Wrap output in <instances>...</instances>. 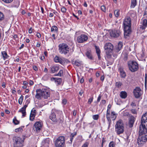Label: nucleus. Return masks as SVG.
Listing matches in <instances>:
<instances>
[{
  "instance_id": "f257e3e1",
  "label": "nucleus",
  "mask_w": 147,
  "mask_h": 147,
  "mask_svg": "<svg viewBox=\"0 0 147 147\" xmlns=\"http://www.w3.org/2000/svg\"><path fill=\"white\" fill-rule=\"evenodd\" d=\"M137 143L141 146L147 141V113L142 116Z\"/></svg>"
},
{
  "instance_id": "f03ea898",
  "label": "nucleus",
  "mask_w": 147,
  "mask_h": 147,
  "mask_svg": "<svg viewBox=\"0 0 147 147\" xmlns=\"http://www.w3.org/2000/svg\"><path fill=\"white\" fill-rule=\"evenodd\" d=\"M36 92V97L38 99H40L41 97L47 99L50 96L49 91L47 89H37Z\"/></svg>"
},
{
  "instance_id": "7ed1b4c3",
  "label": "nucleus",
  "mask_w": 147,
  "mask_h": 147,
  "mask_svg": "<svg viewBox=\"0 0 147 147\" xmlns=\"http://www.w3.org/2000/svg\"><path fill=\"white\" fill-rule=\"evenodd\" d=\"M131 22L130 18L127 17L125 19L123 22L125 36H128L131 32Z\"/></svg>"
},
{
  "instance_id": "20e7f679",
  "label": "nucleus",
  "mask_w": 147,
  "mask_h": 147,
  "mask_svg": "<svg viewBox=\"0 0 147 147\" xmlns=\"http://www.w3.org/2000/svg\"><path fill=\"white\" fill-rule=\"evenodd\" d=\"M115 131L118 135L123 134L124 131V126L123 121L119 120L115 126Z\"/></svg>"
},
{
  "instance_id": "39448f33",
  "label": "nucleus",
  "mask_w": 147,
  "mask_h": 147,
  "mask_svg": "<svg viewBox=\"0 0 147 147\" xmlns=\"http://www.w3.org/2000/svg\"><path fill=\"white\" fill-rule=\"evenodd\" d=\"M128 65L130 70L132 72L137 71L139 68L138 63L134 61H130L128 62Z\"/></svg>"
},
{
  "instance_id": "423d86ee",
  "label": "nucleus",
  "mask_w": 147,
  "mask_h": 147,
  "mask_svg": "<svg viewBox=\"0 0 147 147\" xmlns=\"http://www.w3.org/2000/svg\"><path fill=\"white\" fill-rule=\"evenodd\" d=\"M59 47V53L61 54L66 55L69 52V48L66 44L64 43L60 44Z\"/></svg>"
},
{
  "instance_id": "0eeeda50",
  "label": "nucleus",
  "mask_w": 147,
  "mask_h": 147,
  "mask_svg": "<svg viewBox=\"0 0 147 147\" xmlns=\"http://www.w3.org/2000/svg\"><path fill=\"white\" fill-rule=\"evenodd\" d=\"M65 143V138L64 136L59 137L56 140L55 144L56 147H64Z\"/></svg>"
},
{
  "instance_id": "6e6552de",
  "label": "nucleus",
  "mask_w": 147,
  "mask_h": 147,
  "mask_svg": "<svg viewBox=\"0 0 147 147\" xmlns=\"http://www.w3.org/2000/svg\"><path fill=\"white\" fill-rule=\"evenodd\" d=\"M14 147H22L23 146V141L18 136H14L13 138Z\"/></svg>"
},
{
  "instance_id": "1a4fd4ad",
  "label": "nucleus",
  "mask_w": 147,
  "mask_h": 147,
  "mask_svg": "<svg viewBox=\"0 0 147 147\" xmlns=\"http://www.w3.org/2000/svg\"><path fill=\"white\" fill-rule=\"evenodd\" d=\"M104 49L105 51L106 54L109 56L111 55L110 53H111L113 49V45L110 43H106L104 46Z\"/></svg>"
},
{
  "instance_id": "9d476101",
  "label": "nucleus",
  "mask_w": 147,
  "mask_h": 147,
  "mask_svg": "<svg viewBox=\"0 0 147 147\" xmlns=\"http://www.w3.org/2000/svg\"><path fill=\"white\" fill-rule=\"evenodd\" d=\"M88 36L84 34H82L78 36L77 38V41L79 43H83L88 39Z\"/></svg>"
},
{
  "instance_id": "9b49d317",
  "label": "nucleus",
  "mask_w": 147,
  "mask_h": 147,
  "mask_svg": "<svg viewBox=\"0 0 147 147\" xmlns=\"http://www.w3.org/2000/svg\"><path fill=\"white\" fill-rule=\"evenodd\" d=\"M110 34L111 36L116 38L121 36V32L119 29H115L112 30Z\"/></svg>"
},
{
  "instance_id": "f8f14e48",
  "label": "nucleus",
  "mask_w": 147,
  "mask_h": 147,
  "mask_svg": "<svg viewBox=\"0 0 147 147\" xmlns=\"http://www.w3.org/2000/svg\"><path fill=\"white\" fill-rule=\"evenodd\" d=\"M134 94L135 97L136 98H139L142 94L141 89L139 87H136L134 90Z\"/></svg>"
},
{
  "instance_id": "ddd939ff",
  "label": "nucleus",
  "mask_w": 147,
  "mask_h": 147,
  "mask_svg": "<svg viewBox=\"0 0 147 147\" xmlns=\"http://www.w3.org/2000/svg\"><path fill=\"white\" fill-rule=\"evenodd\" d=\"M42 126L41 123L40 122H36L33 126L34 130L37 132L40 131Z\"/></svg>"
},
{
  "instance_id": "4468645a",
  "label": "nucleus",
  "mask_w": 147,
  "mask_h": 147,
  "mask_svg": "<svg viewBox=\"0 0 147 147\" xmlns=\"http://www.w3.org/2000/svg\"><path fill=\"white\" fill-rule=\"evenodd\" d=\"M147 27V20L144 19L142 21V23L139 27V30L141 33L143 32L146 28Z\"/></svg>"
},
{
  "instance_id": "2eb2a0df",
  "label": "nucleus",
  "mask_w": 147,
  "mask_h": 147,
  "mask_svg": "<svg viewBox=\"0 0 147 147\" xmlns=\"http://www.w3.org/2000/svg\"><path fill=\"white\" fill-rule=\"evenodd\" d=\"M136 120V118L131 115H129V117L128 119V125L129 127H133L134 123Z\"/></svg>"
},
{
  "instance_id": "dca6fc26",
  "label": "nucleus",
  "mask_w": 147,
  "mask_h": 147,
  "mask_svg": "<svg viewBox=\"0 0 147 147\" xmlns=\"http://www.w3.org/2000/svg\"><path fill=\"white\" fill-rule=\"evenodd\" d=\"M123 46V43L121 42H119L117 45L115 47L114 49L116 53H118L122 49Z\"/></svg>"
},
{
  "instance_id": "f3484780",
  "label": "nucleus",
  "mask_w": 147,
  "mask_h": 147,
  "mask_svg": "<svg viewBox=\"0 0 147 147\" xmlns=\"http://www.w3.org/2000/svg\"><path fill=\"white\" fill-rule=\"evenodd\" d=\"M27 106L28 104L25 105L19 111V112H21L22 113V116L23 117H24L26 115V109Z\"/></svg>"
},
{
  "instance_id": "a211bd4d",
  "label": "nucleus",
  "mask_w": 147,
  "mask_h": 147,
  "mask_svg": "<svg viewBox=\"0 0 147 147\" xmlns=\"http://www.w3.org/2000/svg\"><path fill=\"white\" fill-rule=\"evenodd\" d=\"M54 60L55 62L59 63L62 65L64 63L63 60L61 58L57 56H56L54 57Z\"/></svg>"
},
{
  "instance_id": "6ab92c4d",
  "label": "nucleus",
  "mask_w": 147,
  "mask_h": 147,
  "mask_svg": "<svg viewBox=\"0 0 147 147\" xmlns=\"http://www.w3.org/2000/svg\"><path fill=\"white\" fill-rule=\"evenodd\" d=\"M59 69V67L57 65H54L51 67V73L57 72Z\"/></svg>"
},
{
  "instance_id": "aec40b11",
  "label": "nucleus",
  "mask_w": 147,
  "mask_h": 147,
  "mask_svg": "<svg viewBox=\"0 0 147 147\" xmlns=\"http://www.w3.org/2000/svg\"><path fill=\"white\" fill-rule=\"evenodd\" d=\"M94 47L96 50V53L98 57V59L99 60L101 59V57L100 56V53H101V51L100 50L98 47L96 45H95Z\"/></svg>"
},
{
  "instance_id": "412c9836",
  "label": "nucleus",
  "mask_w": 147,
  "mask_h": 147,
  "mask_svg": "<svg viewBox=\"0 0 147 147\" xmlns=\"http://www.w3.org/2000/svg\"><path fill=\"white\" fill-rule=\"evenodd\" d=\"M50 118L53 122H56L57 121L56 115L54 112H52L50 116Z\"/></svg>"
},
{
  "instance_id": "4be33fe9",
  "label": "nucleus",
  "mask_w": 147,
  "mask_h": 147,
  "mask_svg": "<svg viewBox=\"0 0 147 147\" xmlns=\"http://www.w3.org/2000/svg\"><path fill=\"white\" fill-rule=\"evenodd\" d=\"M119 71L120 73L121 77L124 78L126 76V73L123 69L121 68H119Z\"/></svg>"
},
{
  "instance_id": "5701e85b",
  "label": "nucleus",
  "mask_w": 147,
  "mask_h": 147,
  "mask_svg": "<svg viewBox=\"0 0 147 147\" xmlns=\"http://www.w3.org/2000/svg\"><path fill=\"white\" fill-rule=\"evenodd\" d=\"M51 81H55L57 84H60L61 82V78H51Z\"/></svg>"
},
{
  "instance_id": "b1692460",
  "label": "nucleus",
  "mask_w": 147,
  "mask_h": 147,
  "mask_svg": "<svg viewBox=\"0 0 147 147\" xmlns=\"http://www.w3.org/2000/svg\"><path fill=\"white\" fill-rule=\"evenodd\" d=\"M86 55L88 59H92L93 58L90 50H88L87 51L86 53Z\"/></svg>"
},
{
  "instance_id": "393cba45",
  "label": "nucleus",
  "mask_w": 147,
  "mask_h": 147,
  "mask_svg": "<svg viewBox=\"0 0 147 147\" xmlns=\"http://www.w3.org/2000/svg\"><path fill=\"white\" fill-rule=\"evenodd\" d=\"M120 96L122 98H126L127 96V94L125 91H121L120 93Z\"/></svg>"
},
{
  "instance_id": "a878e982",
  "label": "nucleus",
  "mask_w": 147,
  "mask_h": 147,
  "mask_svg": "<svg viewBox=\"0 0 147 147\" xmlns=\"http://www.w3.org/2000/svg\"><path fill=\"white\" fill-rule=\"evenodd\" d=\"M110 113H107L106 114V118L107 120L109 122V127L110 124L111 123V117L110 116Z\"/></svg>"
},
{
  "instance_id": "bb28decb",
  "label": "nucleus",
  "mask_w": 147,
  "mask_h": 147,
  "mask_svg": "<svg viewBox=\"0 0 147 147\" xmlns=\"http://www.w3.org/2000/svg\"><path fill=\"white\" fill-rule=\"evenodd\" d=\"M117 114H116L115 112L112 111L111 114V118L112 119V120H115L117 117Z\"/></svg>"
},
{
  "instance_id": "cd10ccee",
  "label": "nucleus",
  "mask_w": 147,
  "mask_h": 147,
  "mask_svg": "<svg viewBox=\"0 0 147 147\" xmlns=\"http://www.w3.org/2000/svg\"><path fill=\"white\" fill-rule=\"evenodd\" d=\"M76 135L77 132H74L71 134V135L70 136V139L71 142H72L75 136Z\"/></svg>"
},
{
  "instance_id": "c85d7f7f",
  "label": "nucleus",
  "mask_w": 147,
  "mask_h": 147,
  "mask_svg": "<svg viewBox=\"0 0 147 147\" xmlns=\"http://www.w3.org/2000/svg\"><path fill=\"white\" fill-rule=\"evenodd\" d=\"M137 4L136 0H131V7L134 8Z\"/></svg>"
},
{
  "instance_id": "c756f323",
  "label": "nucleus",
  "mask_w": 147,
  "mask_h": 147,
  "mask_svg": "<svg viewBox=\"0 0 147 147\" xmlns=\"http://www.w3.org/2000/svg\"><path fill=\"white\" fill-rule=\"evenodd\" d=\"M51 32H58V29L56 26H53L51 27Z\"/></svg>"
},
{
  "instance_id": "7c9ffc66",
  "label": "nucleus",
  "mask_w": 147,
  "mask_h": 147,
  "mask_svg": "<svg viewBox=\"0 0 147 147\" xmlns=\"http://www.w3.org/2000/svg\"><path fill=\"white\" fill-rule=\"evenodd\" d=\"M1 54L2 55L4 60H5L7 58L8 55H7L6 52L5 51L2 52Z\"/></svg>"
},
{
  "instance_id": "2f4dec72",
  "label": "nucleus",
  "mask_w": 147,
  "mask_h": 147,
  "mask_svg": "<svg viewBox=\"0 0 147 147\" xmlns=\"http://www.w3.org/2000/svg\"><path fill=\"white\" fill-rule=\"evenodd\" d=\"M114 14L115 16L116 17H119L120 15V10L119 9H117L115 11H114Z\"/></svg>"
},
{
  "instance_id": "473e14b6",
  "label": "nucleus",
  "mask_w": 147,
  "mask_h": 147,
  "mask_svg": "<svg viewBox=\"0 0 147 147\" xmlns=\"http://www.w3.org/2000/svg\"><path fill=\"white\" fill-rule=\"evenodd\" d=\"M35 115H36L34 114L31 113L30 116V120L31 121H33L34 119Z\"/></svg>"
},
{
  "instance_id": "72a5a7b5",
  "label": "nucleus",
  "mask_w": 147,
  "mask_h": 147,
  "mask_svg": "<svg viewBox=\"0 0 147 147\" xmlns=\"http://www.w3.org/2000/svg\"><path fill=\"white\" fill-rule=\"evenodd\" d=\"M24 96L21 95L18 100V103L20 105H21L23 100Z\"/></svg>"
},
{
  "instance_id": "f704fd0d",
  "label": "nucleus",
  "mask_w": 147,
  "mask_h": 147,
  "mask_svg": "<svg viewBox=\"0 0 147 147\" xmlns=\"http://www.w3.org/2000/svg\"><path fill=\"white\" fill-rule=\"evenodd\" d=\"M63 71L62 70H60L57 74H56L55 75L59 76H61L63 75Z\"/></svg>"
},
{
  "instance_id": "c9c22d12",
  "label": "nucleus",
  "mask_w": 147,
  "mask_h": 147,
  "mask_svg": "<svg viewBox=\"0 0 147 147\" xmlns=\"http://www.w3.org/2000/svg\"><path fill=\"white\" fill-rule=\"evenodd\" d=\"M13 122L16 125L19 124L20 123L19 121L17 119L16 117L13 119Z\"/></svg>"
},
{
  "instance_id": "e433bc0d",
  "label": "nucleus",
  "mask_w": 147,
  "mask_h": 147,
  "mask_svg": "<svg viewBox=\"0 0 147 147\" xmlns=\"http://www.w3.org/2000/svg\"><path fill=\"white\" fill-rule=\"evenodd\" d=\"M81 61H78L77 60L76 61L74 62V64L77 66H79L81 64Z\"/></svg>"
},
{
  "instance_id": "4c0bfd02",
  "label": "nucleus",
  "mask_w": 147,
  "mask_h": 147,
  "mask_svg": "<svg viewBox=\"0 0 147 147\" xmlns=\"http://www.w3.org/2000/svg\"><path fill=\"white\" fill-rule=\"evenodd\" d=\"M92 117L94 120H97L99 117V115H93Z\"/></svg>"
},
{
  "instance_id": "58836bf2",
  "label": "nucleus",
  "mask_w": 147,
  "mask_h": 147,
  "mask_svg": "<svg viewBox=\"0 0 147 147\" xmlns=\"http://www.w3.org/2000/svg\"><path fill=\"white\" fill-rule=\"evenodd\" d=\"M123 116H127L129 115V113L126 111H124L122 113Z\"/></svg>"
},
{
  "instance_id": "ea45409f",
  "label": "nucleus",
  "mask_w": 147,
  "mask_h": 147,
  "mask_svg": "<svg viewBox=\"0 0 147 147\" xmlns=\"http://www.w3.org/2000/svg\"><path fill=\"white\" fill-rule=\"evenodd\" d=\"M115 144L112 141L110 142L109 144V147H114Z\"/></svg>"
},
{
  "instance_id": "a19ab883",
  "label": "nucleus",
  "mask_w": 147,
  "mask_h": 147,
  "mask_svg": "<svg viewBox=\"0 0 147 147\" xmlns=\"http://www.w3.org/2000/svg\"><path fill=\"white\" fill-rule=\"evenodd\" d=\"M122 84V83L120 82H117L116 83V86L118 88L121 87Z\"/></svg>"
},
{
  "instance_id": "79ce46f5",
  "label": "nucleus",
  "mask_w": 147,
  "mask_h": 147,
  "mask_svg": "<svg viewBox=\"0 0 147 147\" xmlns=\"http://www.w3.org/2000/svg\"><path fill=\"white\" fill-rule=\"evenodd\" d=\"M22 130V127H20L15 129V131L16 132H18L19 131H21Z\"/></svg>"
},
{
  "instance_id": "37998d69",
  "label": "nucleus",
  "mask_w": 147,
  "mask_h": 147,
  "mask_svg": "<svg viewBox=\"0 0 147 147\" xmlns=\"http://www.w3.org/2000/svg\"><path fill=\"white\" fill-rule=\"evenodd\" d=\"M4 18V16L3 14L0 11V21L2 20Z\"/></svg>"
},
{
  "instance_id": "c03bdc74",
  "label": "nucleus",
  "mask_w": 147,
  "mask_h": 147,
  "mask_svg": "<svg viewBox=\"0 0 147 147\" xmlns=\"http://www.w3.org/2000/svg\"><path fill=\"white\" fill-rule=\"evenodd\" d=\"M131 113L134 114H137V112L136 109H131Z\"/></svg>"
},
{
  "instance_id": "a18cd8bd",
  "label": "nucleus",
  "mask_w": 147,
  "mask_h": 147,
  "mask_svg": "<svg viewBox=\"0 0 147 147\" xmlns=\"http://www.w3.org/2000/svg\"><path fill=\"white\" fill-rule=\"evenodd\" d=\"M131 106L132 108H134L136 106V104L134 101H133L131 104Z\"/></svg>"
},
{
  "instance_id": "49530a36",
  "label": "nucleus",
  "mask_w": 147,
  "mask_h": 147,
  "mask_svg": "<svg viewBox=\"0 0 147 147\" xmlns=\"http://www.w3.org/2000/svg\"><path fill=\"white\" fill-rule=\"evenodd\" d=\"M61 11L63 13H65L66 12V9L64 7H63L61 9Z\"/></svg>"
},
{
  "instance_id": "de8ad7c7",
  "label": "nucleus",
  "mask_w": 147,
  "mask_h": 147,
  "mask_svg": "<svg viewBox=\"0 0 147 147\" xmlns=\"http://www.w3.org/2000/svg\"><path fill=\"white\" fill-rule=\"evenodd\" d=\"M89 143L88 142H86L82 146V147H88Z\"/></svg>"
},
{
  "instance_id": "09e8293b",
  "label": "nucleus",
  "mask_w": 147,
  "mask_h": 147,
  "mask_svg": "<svg viewBox=\"0 0 147 147\" xmlns=\"http://www.w3.org/2000/svg\"><path fill=\"white\" fill-rule=\"evenodd\" d=\"M101 9L104 12H105L106 11L105 7L104 5L102 6L101 7Z\"/></svg>"
},
{
  "instance_id": "8fccbe9b",
  "label": "nucleus",
  "mask_w": 147,
  "mask_h": 147,
  "mask_svg": "<svg viewBox=\"0 0 147 147\" xmlns=\"http://www.w3.org/2000/svg\"><path fill=\"white\" fill-rule=\"evenodd\" d=\"M93 100V97L90 98L88 100V104H90L92 102Z\"/></svg>"
},
{
  "instance_id": "3c124183",
  "label": "nucleus",
  "mask_w": 147,
  "mask_h": 147,
  "mask_svg": "<svg viewBox=\"0 0 147 147\" xmlns=\"http://www.w3.org/2000/svg\"><path fill=\"white\" fill-rule=\"evenodd\" d=\"M2 1L6 3H9L12 2L13 0H2Z\"/></svg>"
},
{
  "instance_id": "603ef678",
  "label": "nucleus",
  "mask_w": 147,
  "mask_h": 147,
  "mask_svg": "<svg viewBox=\"0 0 147 147\" xmlns=\"http://www.w3.org/2000/svg\"><path fill=\"white\" fill-rule=\"evenodd\" d=\"M67 102V100L65 99H64L62 101V103L63 105L66 104Z\"/></svg>"
},
{
  "instance_id": "864d4df0",
  "label": "nucleus",
  "mask_w": 147,
  "mask_h": 147,
  "mask_svg": "<svg viewBox=\"0 0 147 147\" xmlns=\"http://www.w3.org/2000/svg\"><path fill=\"white\" fill-rule=\"evenodd\" d=\"M101 95H99V96H98V98L97 100V102H100V101L101 99Z\"/></svg>"
},
{
  "instance_id": "5fc2aeb1",
  "label": "nucleus",
  "mask_w": 147,
  "mask_h": 147,
  "mask_svg": "<svg viewBox=\"0 0 147 147\" xmlns=\"http://www.w3.org/2000/svg\"><path fill=\"white\" fill-rule=\"evenodd\" d=\"M147 15V8L146 7L145 10L144 12V16H145Z\"/></svg>"
},
{
  "instance_id": "6e6d98bb",
  "label": "nucleus",
  "mask_w": 147,
  "mask_h": 147,
  "mask_svg": "<svg viewBox=\"0 0 147 147\" xmlns=\"http://www.w3.org/2000/svg\"><path fill=\"white\" fill-rule=\"evenodd\" d=\"M36 36L38 38H40L41 37V35L39 33H37Z\"/></svg>"
},
{
  "instance_id": "4d7b16f0",
  "label": "nucleus",
  "mask_w": 147,
  "mask_h": 147,
  "mask_svg": "<svg viewBox=\"0 0 147 147\" xmlns=\"http://www.w3.org/2000/svg\"><path fill=\"white\" fill-rule=\"evenodd\" d=\"M33 69L36 71L38 70V68L35 65H33Z\"/></svg>"
},
{
  "instance_id": "13d9d810",
  "label": "nucleus",
  "mask_w": 147,
  "mask_h": 147,
  "mask_svg": "<svg viewBox=\"0 0 147 147\" xmlns=\"http://www.w3.org/2000/svg\"><path fill=\"white\" fill-rule=\"evenodd\" d=\"M84 77H83L81 79L80 82L81 83H82L84 82Z\"/></svg>"
},
{
  "instance_id": "bf43d9fd",
  "label": "nucleus",
  "mask_w": 147,
  "mask_h": 147,
  "mask_svg": "<svg viewBox=\"0 0 147 147\" xmlns=\"http://www.w3.org/2000/svg\"><path fill=\"white\" fill-rule=\"evenodd\" d=\"M106 102L105 100H102L100 102L103 105H104L106 103Z\"/></svg>"
},
{
  "instance_id": "052dcab7",
  "label": "nucleus",
  "mask_w": 147,
  "mask_h": 147,
  "mask_svg": "<svg viewBox=\"0 0 147 147\" xmlns=\"http://www.w3.org/2000/svg\"><path fill=\"white\" fill-rule=\"evenodd\" d=\"M32 28L31 27L29 30L28 32L30 34H31V33H32Z\"/></svg>"
},
{
  "instance_id": "680f3d73",
  "label": "nucleus",
  "mask_w": 147,
  "mask_h": 147,
  "mask_svg": "<svg viewBox=\"0 0 147 147\" xmlns=\"http://www.w3.org/2000/svg\"><path fill=\"white\" fill-rule=\"evenodd\" d=\"M83 93V90H81L79 92V94L81 96Z\"/></svg>"
},
{
  "instance_id": "e2e57ef3",
  "label": "nucleus",
  "mask_w": 147,
  "mask_h": 147,
  "mask_svg": "<svg viewBox=\"0 0 147 147\" xmlns=\"http://www.w3.org/2000/svg\"><path fill=\"white\" fill-rule=\"evenodd\" d=\"M31 113H32L36 115V110L35 109H32V110Z\"/></svg>"
},
{
  "instance_id": "0e129e2a",
  "label": "nucleus",
  "mask_w": 147,
  "mask_h": 147,
  "mask_svg": "<svg viewBox=\"0 0 147 147\" xmlns=\"http://www.w3.org/2000/svg\"><path fill=\"white\" fill-rule=\"evenodd\" d=\"M76 111L74 110L73 111V115L74 116H76Z\"/></svg>"
},
{
  "instance_id": "69168bd1",
  "label": "nucleus",
  "mask_w": 147,
  "mask_h": 147,
  "mask_svg": "<svg viewBox=\"0 0 147 147\" xmlns=\"http://www.w3.org/2000/svg\"><path fill=\"white\" fill-rule=\"evenodd\" d=\"M29 84L30 85H32L34 84V82L30 80Z\"/></svg>"
},
{
  "instance_id": "338daca9",
  "label": "nucleus",
  "mask_w": 147,
  "mask_h": 147,
  "mask_svg": "<svg viewBox=\"0 0 147 147\" xmlns=\"http://www.w3.org/2000/svg\"><path fill=\"white\" fill-rule=\"evenodd\" d=\"M104 78L105 77L104 76H101L100 78V80L102 81H103L104 79Z\"/></svg>"
},
{
  "instance_id": "774afa93",
  "label": "nucleus",
  "mask_w": 147,
  "mask_h": 147,
  "mask_svg": "<svg viewBox=\"0 0 147 147\" xmlns=\"http://www.w3.org/2000/svg\"><path fill=\"white\" fill-rule=\"evenodd\" d=\"M28 84V83L26 81H24L23 84L24 85H26Z\"/></svg>"
}]
</instances>
